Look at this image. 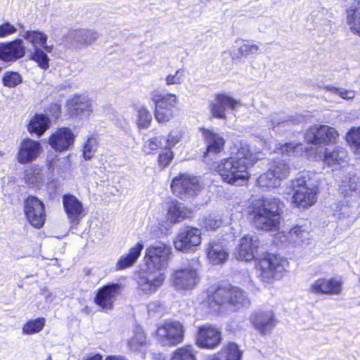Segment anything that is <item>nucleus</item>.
<instances>
[{"mask_svg": "<svg viewBox=\"0 0 360 360\" xmlns=\"http://www.w3.org/2000/svg\"><path fill=\"white\" fill-rule=\"evenodd\" d=\"M258 159L257 153L250 150L249 144L240 141L233 156L221 160L217 172L228 184L240 186L248 181L250 176L248 169Z\"/></svg>", "mask_w": 360, "mask_h": 360, "instance_id": "obj_1", "label": "nucleus"}, {"mask_svg": "<svg viewBox=\"0 0 360 360\" xmlns=\"http://www.w3.org/2000/svg\"><path fill=\"white\" fill-rule=\"evenodd\" d=\"M283 203L276 198H265L253 205L250 211L252 222L259 230H276L280 224Z\"/></svg>", "mask_w": 360, "mask_h": 360, "instance_id": "obj_2", "label": "nucleus"}, {"mask_svg": "<svg viewBox=\"0 0 360 360\" xmlns=\"http://www.w3.org/2000/svg\"><path fill=\"white\" fill-rule=\"evenodd\" d=\"M315 174L303 172L292 181V203L299 208H308L316 201L318 181Z\"/></svg>", "mask_w": 360, "mask_h": 360, "instance_id": "obj_3", "label": "nucleus"}, {"mask_svg": "<svg viewBox=\"0 0 360 360\" xmlns=\"http://www.w3.org/2000/svg\"><path fill=\"white\" fill-rule=\"evenodd\" d=\"M207 302L214 311H219L225 304L233 307L235 309L247 307L250 300L241 289L232 286L219 287L208 295Z\"/></svg>", "mask_w": 360, "mask_h": 360, "instance_id": "obj_4", "label": "nucleus"}, {"mask_svg": "<svg viewBox=\"0 0 360 360\" xmlns=\"http://www.w3.org/2000/svg\"><path fill=\"white\" fill-rule=\"evenodd\" d=\"M288 265L286 259L266 253L257 263V274L262 282L269 284L282 278Z\"/></svg>", "mask_w": 360, "mask_h": 360, "instance_id": "obj_5", "label": "nucleus"}, {"mask_svg": "<svg viewBox=\"0 0 360 360\" xmlns=\"http://www.w3.org/2000/svg\"><path fill=\"white\" fill-rule=\"evenodd\" d=\"M171 254V247L163 243H156L150 245L145 251L146 267L164 271L168 265Z\"/></svg>", "mask_w": 360, "mask_h": 360, "instance_id": "obj_6", "label": "nucleus"}, {"mask_svg": "<svg viewBox=\"0 0 360 360\" xmlns=\"http://www.w3.org/2000/svg\"><path fill=\"white\" fill-rule=\"evenodd\" d=\"M184 332V328L180 322L167 321L158 326L156 338L161 345L173 347L183 342Z\"/></svg>", "mask_w": 360, "mask_h": 360, "instance_id": "obj_7", "label": "nucleus"}, {"mask_svg": "<svg viewBox=\"0 0 360 360\" xmlns=\"http://www.w3.org/2000/svg\"><path fill=\"white\" fill-rule=\"evenodd\" d=\"M289 173L290 167L286 162L282 160L275 161L265 173L259 176L257 184L262 188H276L288 176Z\"/></svg>", "mask_w": 360, "mask_h": 360, "instance_id": "obj_8", "label": "nucleus"}, {"mask_svg": "<svg viewBox=\"0 0 360 360\" xmlns=\"http://www.w3.org/2000/svg\"><path fill=\"white\" fill-rule=\"evenodd\" d=\"M201 231L192 226L181 229L174 239V248L184 253L194 252L201 244Z\"/></svg>", "mask_w": 360, "mask_h": 360, "instance_id": "obj_9", "label": "nucleus"}, {"mask_svg": "<svg viewBox=\"0 0 360 360\" xmlns=\"http://www.w3.org/2000/svg\"><path fill=\"white\" fill-rule=\"evenodd\" d=\"M165 280V271L146 267L138 278L137 288L142 294L150 295L161 288Z\"/></svg>", "mask_w": 360, "mask_h": 360, "instance_id": "obj_10", "label": "nucleus"}, {"mask_svg": "<svg viewBox=\"0 0 360 360\" xmlns=\"http://www.w3.org/2000/svg\"><path fill=\"white\" fill-rule=\"evenodd\" d=\"M200 188L198 179L187 174L174 177L171 184L173 193L181 198L197 195Z\"/></svg>", "mask_w": 360, "mask_h": 360, "instance_id": "obj_11", "label": "nucleus"}, {"mask_svg": "<svg viewBox=\"0 0 360 360\" xmlns=\"http://www.w3.org/2000/svg\"><path fill=\"white\" fill-rule=\"evenodd\" d=\"M24 212L30 224L34 228H41L46 220L44 205L34 196H29L25 201Z\"/></svg>", "mask_w": 360, "mask_h": 360, "instance_id": "obj_12", "label": "nucleus"}, {"mask_svg": "<svg viewBox=\"0 0 360 360\" xmlns=\"http://www.w3.org/2000/svg\"><path fill=\"white\" fill-rule=\"evenodd\" d=\"M63 205L72 228L77 226L86 215L82 202L72 194L63 196Z\"/></svg>", "mask_w": 360, "mask_h": 360, "instance_id": "obj_13", "label": "nucleus"}, {"mask_svg": "<svg viewBox=\"0 0 360 360\" xmlns=\"http://www.w3.org/2000/svg\"><path fill=\"white\" fill-rule=\"evenodd\" d=\"M338 135V132L333 127L327 125H315L307 131L304 139L309 143L318 145L332 143L336 140Z\"/></svg>", "mask_w": 360, "mask_h": 360, "instance_id": "obj_14", "label": "nucleus"}, {"mask_svg": "<svg viewBox=\"0 0 360 360\" xmlns=\"http://www.w3.org/2000/svg\"><path fill=\"white\" fill-rule=\"evenodd\" d=\"M221 342V331L216 327L205 324L198 328L196 336V345L204 349H213Z\"/></svg>", "mask_w": 360, "mask_h": 360, "instance_id": "obj_15", "label": "nucleus"}, {"mask_svg": "<svg viewBox=\"0 0 360 360\" xmlns=\"http://www.w3.org/2000/svg\"><path fill=\"white\" fill-rule=\"evenodd\" d=\"M200 281L197 271L191 267L177 269L172 275V285L178 290L193 289Z\"/></svg>", "mask_w": 360, "mask_h": 360, "instance_id": "obj_16", "label": "nucleus"}, {"mask_svg": "<svg viewBox=\"0 0 360 360\" xmlns=\"http://www.w3.org/2000/svg\"><path fill=\"white\" fill-rule=\"evenodd\" d=\"M319 153H323L319 157H323V161L333 170L338 169L342 165L347 163L348 155L347 150L339 146H330L325 148H319Z\"/></svg>", "mask_w": 360, "mask_h": 360, "instance_id": "obj_17", "label": "nucleus"}, {"mask_svg": "<svg viewBox=\"0 0 360 360\" xmlns=\"http://www.w3.org/2000/svg\"><path fill=\"white\" fill-rule=\"evenodd\" d=\"M121 285L118 283H110L98 289L94 299L95 303L103 310L112 309L117 297L120 294Z\"/></svg>", "mask_w": 360, "mask_h": 360, "instance_id": "obj_18", "label": "nucleus"}, {"mask_svg": "<svg viewBox=\"0 0 360 360\" xmlns=\"http://www.w3.org/2000/svg\"><path fill=\"white\" fill-rule=\"evenodd\" d=\"M260 245L258 237L255 234H246L240 240L236 256L241 261L249 262L255 258Z\"/></svg>", "mask_w": 360, "mask_h": 360, "instance_id": "obj_19", "label": "nucleus"}, {"mask_svg": "<svg viewBox=\"0 0 360 360\" xmlns=\"http://www.w3.org/2000/svg\"><path fill=\"white\" fill-rule=\"evenodd\" d=\"M67 108L72 116L89 117L92 110V102L88 95L75 94L67 101Z\"/></svg>", "mask_w": 360, "mask_h": 360, "instance_id": "obj_20", "label": "nucleus"}, {"mask_svg": "<svg viewBox=\"0 0 360 360\" xmlns=\"http://www.w3.org/2000/svg\"><path fill=\"white\" fill-rule=\"evenodd\" d=\"M41 152L39 141L26 138L20 143L17 160L21 164H28L35 160Z\"/></svg>", "mask_w": 360, "mask_h": 360, "instance_id": "obj_21", "label": "nucleus"}, {"mask_svg": "<svg viewBox=\"0 0 360 360\" xmlns=\"http://www.w3.org/2000/svg\"><path fill=\"white\" fill-rule=\"evenodd\" d=\"M240 104V101L225 94H217L210 103V110L214 117L226 118V110H235Z\"/></svg>", "mask_w": 360, "mask_h": 360, "instance_id": "obj_22", "label": "nucleus"}, {"mask_svg": "<svg viewBox=\"0 0 360 360\" xmlns=\"http://www.w3.org/2000/svg\"><path fill=\"white\" fill-rule=\"evenodd\" d=\"M75 136L68 127H61L53 133L49 139L51 147L56 151H66L75 142Z\"/></svg>", "mask_w": 360, "mask_h": 360, "instance_id": "obj_23", "label": "nucleus"}, {"mask_svg": "<svg viewBox=\"0 0 360 360\" xmlns=\"http://www.w3.org/2000/svg\"><path fill=\"white\" fill-rule=\"evenodd\" d=\"M26 48L22 39L0 43V51L2 61L5 63L15 62L25 55Z\"/></svg>", "mask_w": 360, "mask_h": 360, "instance_id": "obj_24", "label": "nucleus"}, {"mask_svg": "<svg viewBox=\"0 0 360 360\" xmlns=\"http://www.w3.org/2000/svg\"><path fill=\"white\" fill-rule=\"evenodd\" d=\"M250 321L254 328L262 335L269 333L277 323L272 311H262L252 314Z\"/></svg>", "mask_w": 360, "mask_h": 360, "instance_id": "obj_25", "label": "nucleus"}, {"mask_svg": "<svg viewBox=\"0 0 360 360\" xmlns=\"http://www.w3.org/2000/svg\"><path fill=\"white\" fill-rule=\"evenodd\" d=\"M310 292L315 294L339 295L342 290V281L340 278H319L311 283Z\"/></svg>", "mask_w": 360, "mask_h": 360, "instance_id": "obj_26", "label": "nucleus"}, {"mask_svg": "<svg viewBox=\"0 0 360 360\" xmlns=\"http://www.w3.org/2000/svg\"><path fill=\"white\" fill-rule=\"evenodd\" d=\"M68 38L77 47H84L94 43L99 38V34L94 30L77 29L70 30Z\"/></svg>", "mask_w": 360, "mask_h": 360, "instance_id": "obj_27", "label": "nucleus"}, {"mask_svg": "<svg viewBox=\"0 0 360 360\" xmlns=\"http://www.w3.org/2000/svg\"><path fill=\"white\" fill-rule=\"evenodd\" d=\"M205 140L207 154H217L221 153L224 147L225 140L214 130L200 129Z\"/></svg>", "mask_w": 360, "mask_h": 360, "instance_id": "obj_28", "label": "nucleus"}, {"mask_svg": "<svg viewBox=\"0 0 360 360\" xmlns=\"http://www.w3.org/2000/svg\"><path fill=\"white\" fill-rule=\"evenodd\" d=\"M345 22L349 30L360 37V1L354 0L345 11Z\"/></svg>", "mask_w": 360, "mask_h": 360, "instance_id": "obj_29", "label": "nucleus"}, {"mask_svg": "<svg viewBox=\"0 0 360 360\" xmlns=\"http://www.w3.org/2000/svg\"><path fill=\"white\" fill-rule=\"evenodd\" d=\"M264 123L270 129L280 133L286 130L292 123L291 117L283 113H274L263 119Z\"/></svg>", "mask_w": 360, "mask_h": 360, "instance_id": "obj_30", "label": "nucleus"}, {"mask_svg": "<svg viewBox=\"0 0 360 360\" xmlns=\"http://www.w3.org/2000/svg\"><path fill=\"white\" fill-rule=\"evenodd\" d=\"M207 256L209 262L212 264H220L227 260L229 253L221 242L213 241L209 244Z\"/></svg>", "mask_w": 360, "mask_h": 360, "instance_id": "obj_31", "label": "nucleus"}, {"mask_svg": "<svg viewBox=\"0 0 360 360\" xmlns=\"http://www.w3.org/2000/svg\"><path fill=\"white\" fill-rule=\"evenodd\" d=\"M190 214V210L183 204L178 201H172L169 205L167 217L170 225L188 218Z\"/></svg>", "mask_w": 360, "mask_h": 360, "instance_id": "obj_32", "label": "nucleus"}, {"mask_svg": "<svg viewBox=\"0 0 360 360\" xmlns=\"http://www.w3.org/2000/svg\"><path fill=\"white\" fill-rule=\"evenodd\" d=\"M143 247L142 242H139L131 247L128 253L122 255L117 261L116 264L117 270L124 269L132 266L140 257Z\"/></svg>", "mask_w": 360, "mask_h": 360, "instance_id": "obj_33", "label": "nucleus"}, {"mask_svg": "<svg viewBox=\"0 0 360 360\" xmlns=\"http://www.w3.org/2000/svg\"><path fill=\"white\" fill-rule=\"evenodd\" d=\"M148 345V340L143 329L135 326L132 336L127 341V347L132 352H141Z\"/></svg>", "mask_w": 360, "mask_h": 360, "instance_id": "obj_34", "label": "nucleus"}, {"mask_svg": "<svg viewBox=\"0 0 360 360\" xmlns=\"http://www.w3.org/2000/svg\"><path fill=\"white\" fill-rule=\"evenodd\" d=\"M285 237L290 243L302 245L308 243L311 235L305 225H296L287 233V235H285Z\"/></svg>", "mask_w": 360, "mask_h": 360, "instance_id": "obj_35", "label": "nucleus"}, {"mask_svg": "<svg viewBox=\"0 0 360 360\" xmlns=\"http://www.w3.org/2000/svg\"><path fill=\"white\" fill-rule=\"evenodd\" d=\"M150 96L155 108H158V106L161 105L165 108L173 110L178 103L176 96L173 94H162L160 91L154 90L150 92Z\"/></svg>", "mask_w": 360, "mask_h": 360, "instance_id": "obj_36", "label": "nucleus"}, {"mask_svg": "<svg viewBox=\"0 0 360 360\" xmlns=\"http://www.w3.org/2000/svg\"><path fill=\"white\" fill-rule=\"evenodd\" d=\"M22 36L33 45L34 50L36 48L39 47L44 48L48 53H51L53 50L52 46L46 45L48 37L42 32L39 30L26 31Z\"/></svg>", "mask_w": 360, "mask_h": 360, "instance_id": "obj_37", "label": "nucleus"}, {"mask_svg": "<svg viewBox=\"0 0 360 360\" xmlns=\"http://www.w3.org/2000/svg\"><path fill=\"white\" fill-rule=\"evenodd\" d=\"M259 50V46L250 41H243L233 46L229 54L233 60L239 59L243 56L255 54Z\"/></svg>", "mask_w": 360, "mask_h": 360, "instance_id": "obj_38", "label": "nucleus"}, {"mask_svg": "<svg viewBox=\"0 0 360 360\" xmlns=\"http://www.w3.org/2000/svg\"><path fill=\"white\" fill-rule=\"evenodd\" d=\"M51 125L49 117L44 114H36L28 125V131L37 136H41Z\"/></svg>", "mask_w": 360, "mask_h": 360, "instance_id": "obj_39", "label": "nucleus"}, {"mask_svg": "<svg viewBox=\"0 0 360 360\" xmlns=\"http://www.w3.org/2000/svg\"><path fill=\"white\" fill-rule=\"evenodd\" d=\"M70 164L68 158L54 157L49 160L48 169L53 175L65 176L70 169Z\"/></svg>", "mask_w": 360, "mask_h": 360, "instance_id": "obj_40", "label": "nucleus"}, {"mask_svg": "<svg viewBox=\"0 0 360 360\" xmlns=\"http://www.w3.org/2000/svg\"><path fill=\"white\" fill-rule=\"evenodd\" d=\"M303 146L300 143H278L274 151L285 156H297L303 153Z\"/></svg>", "mask_w": 360, "mask_h": 360, "instance_id": "obj_41", "label": "nucleus"}, {"mask_svg": "<svg viewBox=\"0 0 360 360\" xmlns=\"http://www.w3.org/2000/svg\"><path fill=\"white\" fill-rule=\"evenodd\" d=\"M136 124L139 130L148 129L152 122V115L143 105L136 107Z\"/></svg>", "mask_w": 360, "mask_h": 360, "instance_id": "obj_42", "label": "nucleus"}, {"mask_svg": "<svg viewBox=\"0 0 360 360\" xmlns=\"http://www.w3.org/2000/svg\"><path fill=\"white\" fill-rule=\"evenodd\" d=\"M346 141L356 157L360 159V126L352 127L346 134Z\"/></svg>", "mask_w": 360, "mask_h": 360, "instance_id": "obj_43", "label": "nucleus"}, {"mask_svg": "<svg viewBox=\"0 0 360 360\" xmlns=\"http://www.w3.org/2000/svg\"><path fill=\"white\" fill-rule=\"evenodd\" d=\"M197 352L192 345L176 349L170 355V360H196Z\"/></svg>", "mask_w": 360, "mask_h": 360, "instance_id": "obj_44", "label": "nucleus"}, {"mask_svg": "<svg viewBox=\"0 0 360 360\" xmlns=\"http://www.w3.org/2000/svg\"><path fill=\"white\" fill-rule=\"evenodd\" d=\"M221 354L225 360H241L243 352L237 344L229 342L222 347Z\"/></svg>", "mask_w": 360, "mask_h": 360, "instance_id": "obj_45", "label": "nucleus"}, {"mask_svg": "<svg viewBox=\"0 0 360 360\" xmlns=\"http://www.w3.org/2000/svg\"><path fill=\"white\" fill-rule=\"evenodd\" d=\"M46 323L44 318H38L28 321L22 327L24 335H32L39 333L44 328Z\"/></svg>", "mask_w": 360, "mask_h": 360, "instance_id": "obj_46", "label": "nucleus"}, {"mask_svg": "<svg viewBox=\"0 0 360 360\" xmlns=\"http://www.w3.org/2000/svg\"><path fill=\"white\" fill-rule=\"evenodd\" d=\"M22 82V76L17 72L7 71L2 77V83L4 86L14 88Z\"/></svg>", "mask_w": 360, "mask_h": 360, "instance_id": "obj_47", "label": "nucleus"}, {"mask_svg": "<svg viewBox=\"0 0 360 360\" xmlns=\"http://www.w3.org/2000/svg\"><path fill=\"white\" fill-rule=\"evenodd\" d=\"M154 115L158 122L165 123L174 117V110L159 105L158 108H155Z\"/></svg>", "mask_w": 360, "mask_h": 360, "instance_id": "obj_48", "label": "nucleus"}, {"mask_svg": "<svg viewBox=\"0 0 360 360\" xmlns=\"http://www.w3.org/2000/svg\"><path fill=\"white\" fill-rule=\"evenodd\" d=\"M31 59L38 63L42 69H47L49 65V57L47 54L40 48H36L31 56Z\"/></svg>", "mask_w": 360, "mask_h": 360, "instance_id": "obj_49", "label": "nucleus"}, {"mask_svg": "<svg viewBox=\"0 0 360 360\" xmlns=\"http://www.w3.org/2000/svg\"><path fill=\"white\" fill-rule=\"evenodd\" d=\"M163 137H153L144 142L143 150L147 154H150L162 146Z\"/></svg>", "mask_w": 360, "mask_h": 360, "instance_id": "obj_50", "label": "nucleus"}, {"mask_svg": "<svg viewBox=\"0 0 360 360\" xmlns=\"http://www.w3.org/2000/svg\"><path fill=\"white\" fill-rule=\"evenodd\" d=\"M186 75V70L184 68H179L174 74H169L165 77L166 84H181L184 82Z\"/></svg>", "mask_w": 360, "mask_h": 360, "instance_id": "obj_51", "label": "nucleus"}, {"mask_svg": "<svg viewBox=\"0 0 360 360\" xmlns=\"http://www.w3.org/2000/svg\"><path fill=\"white\" fill-rule=\"evenodd\" d=\"M326 89L345 100L352 99L355 96V92L354 91L347 90L343 88H336L332 86H326Z\"/></svg>", "mask_w": 360, "mask_h": 360, "instance_id": "obj_52", "label": "nucleus"}, {"mask_svg": "<svg viewBox=\"0 0 360 360\" xmlns=\"http://www.w3.org/2000/svg\"><path fill=\"white\" fill-rule=\"evenodd\" d=\"M221 224L222 221L220 217L217 214H210L203 221V226L207 230H215L219 228Z\"/></svg>", "mask_w": 360, "mask_h": 360, "instance_id": "obj_53", "label": "nucleus"}, {"mask_svg": "<svg viewBox=\"0 0 360 360\" xmlns=\"http://www.w3.org/2000/svg\"><path fill=\"white\" fill-rule=\"evenodd\" d=\"M97 148V142L94 138H89L85 143L83 149V155L85 159H91Z\"/></svg>", "mask_w": 360, "mask_h": 360, "instance_id": "obj_54", "label": "nucleus"}, {"mask_svg": "<svg viewBox=\"0 0 360 360\" xmlns=\"http://www.w3.org/2000/svg\"><path fill=\"white\" fill-rule=\"evenodd\" d=\"M17 27L6 21L0 25V39L6 38L16 33Z\"/></svg>", "mask_w": 360, "mask_h": 360, "instance_id": "obj_55", "label": "nucleus"}, {"mask_svg": "<svg viewBox=\"0 0 360 360\" xmlns=\"http://www.w3.org/2000/svg\"><path fill=\"white\" fill-rule=\"evenodd\" d=\"M147 309L150 316H159L165 310L162 304L156 301L150 302L147 306Z\"/></svg>", "mask_w": 360, "mask_h": 360, "instance_id": "obj_56", "label": "nucleus"}, {"mask_svg": "<svg viewBox=\"0 0 360 360\" xmlns=\"http://www.w3.org/2000/svg\"><path fill=\"white\" fill-rule=\"evenodd\" d=\"M181 139V135L179 131H171L167 137L165 149H172Z\"/></svg>", "mask_w": 360, "mask_h": 360, "instance_id": "obj_57", "label": "nucleus"}, {"mask_svg": "<svg viewBox=\"0 0 360 360\" xmlns=\"http://www.w3.org/2000/svg\"><path fill=\"white\" fill-rule=\"evenodd\" d=\"M174 158V153L170 149H165L158 156L159 165L163 167L169 165Z\"/></svg>", "mask_w": 360, "mask_h": 360, "instance_id": "obj_58", "label": "nucleus"}, {"mask_svg": "<svg viewBox=\"0 0 360 360\" xmlns=\"http://www.w3.org/2000/svg\"><path fill=\"white\" fill-rule=\"evenodd\" d=\"M345 187V190L347 191V188L350 191H356L360 188V181L359 180V178L353 176L348 178V181L345 182V185L344 186Z\"/></svg>", "mask_w": 360, "mask_h": 360, "instance_id": "obj_59", "label": "nucleus"}, {"mask_svg": "<svg viewBox=\"0 0 360 360\" xmlns=\"http://www.w3.org/2000/svg\"><path fill=\"white\" fill-rule=\"evenodd\" d=\"M52 117L58 118L61 112L60 105L58 103H51L48 109Z\"/></svg>", "mask_w": 360, "mask_h": 360, "instance_id": "obj_60", "label": "nucleus"}, {"mask_svg": "<svg viewBox=\"0 0 360 360\" xmlns=\"http://www.w3.org/2000/svg\"><path fill=\"white\" fill-rule=\"evenodd\" d=\"M105 360H127L122 356H108Z\"/></svg>", "mask_w": 360, "mask_h": 360, "instance_id": "obj_61", "label": "nucleus"}, {"mask_svg": "<svg viewBox=\"0 0 360 360\" xmlns=\"http://www.w3.org/2000/svg\"><path fill=\"white\" fill-rule=\"evenodd\" d=\"M45 298L47 302H53L55 298V295H53L52 292H48L47 294L45 295Z\"/></svg>", "mask_w": 360, "mask_h": 360, "instance_id": "obj_62", "label": "nucleus"}, {"mask_svg": "<svg viewBox=\"0 0 360 360\" xmlns=\"http://www.w3.org/2000/svg\"><path fill=\"white\" fill-rule=\"evenodd\" d=\"M208 360H221V358L219 357V354H217V355H214L212 356L210 359H209Z\"/></svg>", "mask_w": 360, "mask_h": 360, "instance_id": "obj_63", "label": "nucleus"}, {"mask_svg": "<svg viewBox=\"0 0 360 360\" xmlns=\"http://www.w3.org/2000/svg\"><path fill=\"white\" fill-rule=\"evenodd\" d=\"M46 360H52L51 356H49Z\"/></svg>", "mask_w": 360, "mask_h": 360, "instance_id": "obj_64", "label": "nucleus"}]
</instances>
